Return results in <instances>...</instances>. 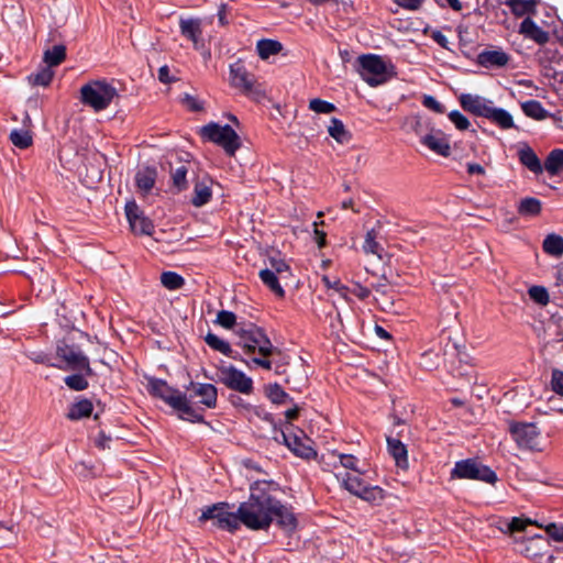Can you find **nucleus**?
Wrapping results in <instances>:
<instances>
[{
  "label": "nucleus",
  "mask_w": 563,
  "mask_h": 563,
  "mask_svg": "<svg viewBox=\"0 0 563 563\" xmlns=\"http://www.w3.org/2000/svg\"><path fill=\"white\" fill-rule=\"evenodd\" d=\"M275 498L265 490H252L249 499L239 506L242 525L254 531L267 530L273 522Z\"/></svg>",
  "instance_id": "1"
},
{
  "label": "nucleus",
  "mask_w": 563,
  "mask_h": 563,
  "mask_svg": "<svg viewBox=\"0 0 563 563\" xmlns=\"http://www.w3.org/2000/svg\"><path fill=\"white\" fill-rule=\"evenodd\" d=\"M236 334L239 336L236 344L247 354L258 351L262 356H269L276 351L265 331L254 323L240 324Z\"/></svg>",
  "instance_id": "2"
},
{
  "label": "nucleus",
  "mask_w": 563,
  "mask_h": 563,
  "mask_svg": "<svg viewBox=\"0 0 563 563\" xmlns=\"http://www.w3.org/2000/svg\"><path fill=\"white\" fill-rule=\"evenodd\" d=\"M118 97L115 87L106 80H93L80 88V100L96 112L106 110Z\"/></svg>",
  "instance_id": "3"
},
{
  "label": "nucleus",
  "mask_w": 563,
  "mask_h": 563,
  "mask_svg": "<svg viewBox=\"0 0 563 563\" xmlns=\"http://www.w3.org/2000/svg\"><path fill=\"white\" fill-rule=\"evenodd\" d=\"M56 357L60 363L52 364L62 371L82 372L87 376H95L96 373L90 366L88 356L76 345L58 342L56 345Z\"/></svg>",
  "instance_id": "4"
},
{
  "label": "nucleus",
  "mask_w": 563,
  "mask_h": 563,
  "mask_svg": "<svg viewBox=\"0 0 563 563\" xmlns=\"http://www.w3.org/2000/svg\"><path fill=\"white\" fill-rule=\"evenodd\" d=\"M200 135L207 141L221 146L230 156L234 155L241 147L240 136L229 124L220 125L210 122L201 128Z\"/></svg>",
  "instance_id": "5"
},
{
  "label": "nucleus",
  "mask_w": 563,
  "mask_h": 563,
  "mask_svg": "<svg viewBox=\"0 0 563 563\" xmlns=\"http://www.w3.org/2000/svg\"><path fill=\"white\" fill-rule=\"evenodd\" d=\"M451 478L473 479L492 485L498 481L496 472L476 459L457 461L451 471Z\"/></svg>",
  "instance_id": "6"
},
{
  "label": "nucleus",
  "mask_w": 563,
  "mask_h": 563,
  "mask_svg": "<svg viewBox=\"0 0 563 563\" xmlns=\"http://www.w3.org/2000/svg\"><path fill=\"white\" fill-rule=\"evenodd\" d=\"M208 520H212L216 528L231 533L238 531L242 523L239 510L236 512L229 511L228 503H217L202 509L199 521Z\"/></svg>",
  "instance_id": "7"
},
{
  "label": "nucleus",
  "mask_w": 563,
  "mask_h": 563,
  "mask_svg": "<svg viewBox=\"0 0 563 563\" xmlns=\"http://www.w3.org/2000/svg\"><path fill=\"white\" fill-rule=\"evenodd\" d=\"M357 71L371 87L386 82L389 78L387 65L383 57L375 54H364L357 58Z\"/></svg>",
  "instance_id": "8"
},
{
  "label": "nucleus",
  "mask_w": 563,
  "mask_h": 563,
  "mask_svg": "<svg viewBox=\"0 0 563 563\" xmlns=\"http://www.w3.org/2000/svg\"><path fill=\"white\" fill-rule=\"evenodd\" d=\"M508 431L518 448L527 450L537 449L541 431L536 423L509 421Z\"/></svg>",
  "instance_id": "9"
},
{
  "label": "nucleus",
  "mask_w": 563,
  "mask_h": 563,
  "mask_svg": "<svg viewBox=\"0 0 563 563\" xmlns=\"http://www.w3.org/2000/svg\"><path fill=\"white\" fill-rule=\"evenodd\" d=\"M219 382L229 389L244 395L252 394L254 389L253 379L233 365L224 366L219 369Z\"/></svg>",
  "instance_id": "10"
},
{
  "label": "nucleus",
  "mask_w": 563,
  "mask_h": 563,
  "mask_svg": "<svg viewBox=\"0 0 563 563\" xmlns=\"http://www.w3.org/2000/svg\"><path fill=\"white\" fill-rule=\"evenodd\" d=\"M274 440L283 443L292 454L300 459L310 461L314 460L318 455L310 444H307L299 434L288 431V428L280 429L279 434L274 435Z\"/></svg>",
  "instance_id": "11"
},
{
  "label": "nucleus",
  "mask_w": 563,
  "mask_h": 563,
  "mask_svg": "<svg viewBox=\"0 0 563 563\" xmlns=\"http://www.w3.org/2000/svg\"><path fill=\"white\" fill-rule=\"evenodd\" d=\"M125 216L133 233L139 235H152L154 233L153 221L144 214L134 200L126 202Z\"/></svg>",
  "instance_id": "12"
},
{
  "label": "nucleus",
  "mask_w": 563,
  "mask_h": 563,
  "mask_svg": "<svg viewBox=\"0 0 563 563\" xmlns=\"http://www.w3.org/2000/svg\"><path fill=\"white\" fill-rule=\"evenodd\" d=\"M230 85L244 95H250L254 90L256 82L255 76L251 74L244 63L239 59L230 65Z\"/></svg>",
  "instance_id": "13"
},
{
  "label": "nucleus",
  "mask_w": 563,
  "mask_h": 563,
  "mask_svg": "<svg viewBox=\"0 0 563 563\" xmlns=\"http://www.w3.org/2000/svg\"><path fill=\"white\" fill-rule=\"evenodd\" d=\"M146 388L152 397L163 400L169 407L183 394L179 389L169 386L166 380L156 377L147 378Z\"/></svg>",
  "instance_id": "14"
},
{
  "label": "nucleus",
  "mask_w": 563,
  "mask_h": 563,
  "mask_svg": "<svg viewBox=\"0 0 563 563\" xmlns=\"http://www.w3.org/2000/svg\"><path fill=\"white\" fill-rule=\"evenodd\" d=\"M420 142L430 151L443 157H449L451 154L450 140L441 130L432 129L430 133L420 135Z\"/></svg>",
  "instance_id": "15"
},
{
  "label": "nucleus",
  "mask_w": 563,
  "mask_h": 563,
  "mask_svg": "<svg viewBox=\"0 0 563 563\" xmlns=\"http://www.w3.org/2000/svg\"><path fill=\"white\" fill-rule=\"evenodd\" d=\"M180 34L192 42L194 48L197 51H203L206 47L205 40L202 37V27L200 19H180L179 21Z\"/></svg>",
  "instance_id": "16"
},
{
  "label": "nucleus",
  "mask_w": 563,
  "mask_h": 563,
  "mask_svg": "<svg viewBox=\"0 0 563 563\" xmlns=\"http://www.w3.org/2000/svg\"><path fill=\"white\" fill-rule=\"evenodd\" d=\"M459 102L464 111L482 118L486 117L490 104H493L492 100L472 93H462L459 97Z\"/></svg>",
  "instance_id": "17"
},
{
  "label": "nucleus",
  "mask_w": 563,
  "mask_h": 563,
  "mask_svg": "<svg viewBox=\"0 0 563 563\" xmlns=\"http://www.w3.org/2000/svg\"><path fill=\"white\" fill-rule=\"evenodd\" d=\"M190 397L183 393L170 407L178 412L179 419L191 423H203V415L190 405Z\"/></svg>",
  "instance_id": "18"
},
{
  "label": "nucleus",
  "mask_w": 563,
  "mask_h": 563,
  "mask_svg": "<svg viewBox=\"0 0 563 563\" xmlns=\"http://www.w3.org/2000/svg\"><path fill=\"white\" fill-rule=\"evenodd\" d=\"M274 507L272 510L273 520L285 531L292 532L298 526V521L291 508L284 505L279 499L275 498Z\"/></svg>",
  "instance_id": "19"
},
{
  "label": "nucleus",
  "mask_w": 563,
  "mask_h": 563,
  "mask_svg": "<svg viewBox=\"0 0 563 563\" xmlns=\"http://www.w3.org/2000/svg\"><path fill=\"white\" fill-rule=\"evenodd\" d=\"M186 389L192 390V394L189 395L190 398L200 397V404L207 408L213 409L217 407L218 390L214 385L190 382Z\"/></svg>",
  "instance_id": "20"
},
{
  "label": "nucleus",
  "mask_w": 563,
  "mask_h": 563,
  "mask_svg": "<svg viewBox=\"0 0 563 563\" xmlns=\"http://www.w3.org/2000/svg\"><path fill=\"white\" fill-rule=\"evenodd\" d=\"M510 57L501 49H485L477 55V64L485 68L504 67Z\"/></svg>",
  "instance_id": "21"
},
{
  "label": "nucleus",
  "mask_w": 563,
  "mask_h": 563,
  "mask_svg": "<svg viewBox=\"0 0 563 563\" xmlns=\"http://www.w3.org/2000/svg\"><path fill=\"white\" fill-rule=\"evenodd\" d=\"M387 450L388 453L395 460V464L400 470H408V450L407 446L397 438L387 437Z\"/></svg>",
  "instance_id": "22"
},
{
  "label": "nucleus",
  "mask_w": 563,
  "mask_h": 563,
  "mask_svg": "<svg viewBox=\"0 0 563 563\" xmlns=\"http://www.w3.org/2000/svg\"><path fill=\"white\" fill-rule=\"evenodd\" d=\"M156 178V168L153 166H144L135 174V185L142 194L147 195L153 189Z\"/></svg>",
  "instance_id": "23"
},
{
  "label": "nucleus",
  "mask_w": 563,
  "mask_h": 563,
  "mask_svg": "<svg viewBox=\"0 0 563 563\" xmlns=\"http://www.w3.org/2000/svg\"><path fill=\"white\" fill-rule=\"evenodd\" d=\"M485 119L489 120L501 130L518 129L514 122L512 115L503 108L494 107V103L490 104Z\"/></svg>",
  "instance_id": "24"
},
{
  "label": "nucleus",
  "mask_w": 563,
  "mask_h": 563,
  "mask_svg": "<svg viewBox=\"0 0 563 563\" xmlns=\"http://www.w3.org/2000/svg\"><path fill=\"white\" fill-rule=\"evenodd\" d=\"M520 33L533 40L538 44L549 41V33L540 27L532 19L526 18L520 24Z\"/></svg>",
  "instance_id": "25"
},
{
  "label": "nucleus",
  "mask_w": 563,
  "mask_h": 563,
  "mask_svg": "<svg viewBox=\"0 0 563 563\" xmlns=\"http://www.w3.org/2000/svg\"><path fill=\"white\" fill-rule=\"evenodd\" d=\"M519 162L534 174H541L543 167L536 152L529 146L525 145L518 151Z\"/></svg>",
  "instance_id": "26"
},
{
  "label": "nucleus",
  "mask_w": 563,
  "mask_h": 563,
  "mask_svg": "<svg viewBox=\"0 0 563 563\" xmlns=\"http://www.w3.org/2000/svg\"><path fill=\"white\" fill-rule=\"evenodd\" d=\"M93 410L92 401L87 398H80L76 402H74L66 415L67 419L70 421H78L84 418H88L91 416Z\"/></svg>",
  "instance_id": "27"
},
{
  "label": "nucleus",
  "mask_w": 563,
  "mask_h": 563,
  "mask_svg": "<svg viewBox=\"0 0 563 563\" xmlns=\"http://www.w3.org/2000/svg\"><path fill=\"white\" fill-rule=\"evenodd\" d=\"M520 108L525 115L537 121H542L551 117V113L543 108L542 103L534 99L521 102Z\"/></svg>",
  "instance_id": "28"
},
{
  "label": "nucleus",
  "mask_w": 563,
  "mask_h": 563,
  "mask_svg": "<svg viewBox=\"0 0 563 563\" xmlns=\"http://www.w3.org/2000/svg\"><path fill=\"white\" fill-rule=\"evenodd\" d=\"M283 44L277 40L262 38L256 43V52L261 59L266 60L283 51Z\"/></svg>",
  "instance_id": "29"
},
{
  "label": "nucleus",
  "mask_w": 563,
  "mask_h": 563,
  "mask_svg": "<svg viewBox=\"0 0 563 563\" xmlns=\"http://www.w3.org/2000/svg\"><path fill=\"white\" fill-rule=\"evenodd\" d=\"M260 279L262 283L269 288L272 292H274L277 297L284 298L285 297V290L282 287L277 274H275L274 271L264 268L261 269L258 273Z\"/></svg>",
  "instance_id": "30"
},
{
  "label": "nucleus",
  "mask_w": 563,
  "mask_h": 563,
  "mask_svg": "<svg viewBox=\"0 0 563 563\" xmlns=\"http://www.w3.org/2000/svg\"><path fill=\"white\" fill-rule=\"evenodd\" d=\"M265 396L275 405H285L294 401V398L278 383L265 386Z\"/></svg>",
  "instance_id": "31"
},
{
  "label": "nucleus",
  "mask_w": 563,
  "mask_h": 563,
  "mask_svg": "<svg viewBox=\"0 0 563 563\" xmlns=\"http://www.w3.org/2000/svg\"><path fill=\"white\" fill-rule=\"evenodd\" d=\"M543 168L551 175H559L563 170V150H552L544 161Z\"/></svg>",
  "instance_id": "32"
},
{
  "label": "nucleus",
  "mask_w": 563,
  "mask_h": 563,
  "mask_svg": "<svg viewBox=\"0 0 563 563\" xmlns=\"http://www.w3.org/2000/svg\"><path fill=\"white\" fill-rule=\"evenodd\" d=\"M212 197V190L209 185L203 181H197L194 187V194L191 198V203L195 207H202L207 205Z\"/></svg>",
  "instance_id": "33"
},
{
  "label": "nucleus",
  "mask_w": 563,
  "mask_h": 563,
  "mask_svg": "<svg viewBox=\"0 0 563 563\" xmlns=\"http://www.w3.org/2000/svg\"><path fill=\"white\" fill-rule=\"evenodd\" d=\"M544 253L560 257L563 255V238L559 234L551 233L545 236L542 243Z\"/></svg>",
  "instance_id": "34"
},
{
  "label": "nucleus",
  "mask_w": 563,
  "mask_h": 563,
  "mask_svg": "<svg viewBox=\"0 0 563 563\" xmlns=\"http://www.w3.org/2000/svg\"><path fill=\"white\" fill-rule=\"evenodd\" d=\"M66 59V46L58 44L54 45L44 52L43 60L49 67L60 65Z\"/></svg>",
  "instance_id": "35"
},
{
  "label": "nucleus",
  "mask_w": 563,
  "mask_h": 563,
  "mask_svg": "<svg viewBox=\"0 0 563 563\" xmlns=\"http://www.w3.org/2000/svg\"><path fill=\"white\" fill-rule=\"evenodd\" d=\"M205 341L214 351H218L228 357L236 358V356L233 355V350L231 345L227 341L220 339L214 333L209 332L206 335Z\"/></svg>",
  "instance_id": "36"
},
{
  "label": "nucleus",
  "mask_w": 563,
  "mask_h": 563,
  "mask_svg": "<svg viewBox=\"0 0 563 563\" xmlns=\"http://www.w3.org/2000/svg\"><path fill=\"white\" fill-rule=\"evenodd\" d=\"M342 486L355 496H360L362 489L366 486L365 482L360 476H354L349 473L341 475Z\"/></svg>",
  "instance_id": "37"
},
{
  "label": "nucleus",
  "mask_w": 563,
  "mask_h": 563,
  "mask_svg": "<svg viewBox=\"0 0 563 563\" xmlns=\"http://www.w3.org/2000/svg\"><path fill=\"white\" fill-rule=\"evenodd\" d=\"M377 232L375 229L368 230L365 235L363 251L366 254H374L378 258L382 260V252L384 251L383 246L376 241Z\"/></svg>",
  "instance_id": "38"
},
{
  "label": "nucleus",
  "mask_w": 563,
  "mask_h": 563,
  "mask_svg": "<svg viewBox=\"0 0 563 563\" xmlns=\"http://www.w3.org/2000/svg\"><path fill=\"white\" fill-rule=\"evenodd\" d=\"M518 212L526 217L538 216L541 212V201L533 197L523 198L518 206Z\"/></svg>",
  "instance_id": "39"
},
{
  "label": "nucleus",
  "mask_w": 563,
  "mask_h": 563,
  "mask_svg": "<svg viewBox=\"0 0 563 563\" xmlns=\"http://www.w3.org/2000/svg\"><path fill=\"white\" fill-rule=\"evenodd\" d=\"M88 377L82 372H78L76 374L68 375L64 378L65 385L75 391H82L89 387V383L87 380Z\"/></svg>",
  "instance_id": "40"
},
{
  "label": "nucleus",
  "mask_w": 563,
  "mask_h": 563,
  "mask_svg": "<svg viewBox=\"0 0 563 563\" xmlns=\"http://www.w3.org/2000/svg\"><path fill=\"white\" fill-rule=\"evenodd\" d=\"M162 285L169 290H177L185 284V279L181 275L176 272H164L161 275Z\"/></svg>",
  "instance_id": "41"
},
{
  "label": "nucleus",
  "mask_w": 563,
  "mask_h": 563,
  "mask_svg": "<svg viewBox=\"0 0 563 563\" xmlns=\"http://www.w3.org/2000/svg\"><path fill=\"white\" fill-rule=\"evenodd\" d=\"M328 132L330 136H332L339 143H344L350 139V134L346 131L343 122L336 118L331 119V124L328 128Z\"/></svg>",
  "instance_id": "42"
},
{
  "label": "nucleus",
  "mask_w": 563,
  "mask_h": 563,
  "mask_svg": "<svg viewBox=\"0 0 563 563\" xmlns=\"http://www.w3.org/2000/svg\"><path fill=\"white\" fill-rule=\"evenodd\" d=\"M12 144L21 150H25L32 145V136L26 130H12L9 135Z\"/></svg>",
  "instance_id": "43"
},
{
  "label": "nucleus",
  "mask_w": 563,
  "mask_h": 563,
  "mask_svg": "<svg viewBox=\"0 0 563 563\" xmlns=\"http://www.w3.org/2000/svg\"><path fill=\"white\" fill-rule=\"evenodd\" d=\"M53 76H54V71L52 70V67L46 65L45 67H43L37 73L31 74L29 76V81L33 86L46 87V86H48L51 84V81L53 79Z\"/></svg>",
  "instance_id": "44"
},
{
  "label": "nucleus",
  "mask_w": 563,
  "mask_h": 563,
  "mask_svg": "<svg viewBox=\"0 0 563 563\" xmlns=\"http://www.w3.org/2000/svg\"><path fill=\"white\" fill-rule=\"evenodd\" d=\"M321 282L325 288L335 290L346 302L351 301L350 287L342 284L339 279L331 280L329 276L324 275L322 276Z\"/></svg>",
  "instance_id": "45"
},
{
  "label": "nucleus",
  "mask_w": 563,
  "mask_h": 563,
  "mask_svg": "<svg viewBox=\"0 0 563 563\" xmlns=\"http://www.w3.org/2000/svg\"><path fill=\"white\" fill-rule=\"evenodd\" d=\"M358 497L368 503L379 504L385 498V492L379 486L366 485Z\"/></svg>",
  "instance_id": "46"
},
{
  "label": "nucleus",
  "mask_w": 563,
  "mask_h": 563,
  "mask_svg": "<svg viewBox=\"0 0 563 563\" xmlns=\"http://www.w3.org/2000/svg\"><path fill=\"white\" fill-rule=\"evenodd\" d=\"M505 4L516 16H522L533 10L534 4L528 0H506Z\"/></svg>",
  "instance_id": "47"
},
{
  "label": "nucleus",
  "mask_w": 563,
  "mask_h": 563,
  "mask_svg": "<svg viewBox=\"0 0 563 563\" xmlns=\"http://www.w3.org/2000/svg\"><path fill=\"white\" fill-rule=\"evenodd\" d=\"M528 294L530 299L540 306H547L550 301L549 292L543 286H531L528 289Z\"/></svg>",
  "instance_id": "48"
},
{
  "label": "nucleus",
  "mask_w": 563,
  "mask_h": 563,
  "mask_svg": "<svg viewBox=\"0 0 563 563\" xmlns=\"http://www.w3.org/2000/svg\"><path fill=\"white\" fill-rule=\"evenodd\" d=\"M187 173L188 170L185 165H181L172 172L173 185L175 188H177L178 191L185 190L187 188Z\"/></svg>",
  "instance_id": "49"
},
{
  "label": "nucleus",
  "mask_w": 563,
  "mask_h": 563,
  "mask_svg": "<svg viewBox=\"0 0 563 563\" xmlns=\"http://www.w3.org/2000/svg\"><path fill=\"white\" fill-rule=\"evenodd\" d=\"M216 323L230 330L236 324V316L232 311L221 310L217 314Z\"/></svg>",
  "instance_id": "50"
},
{
  "label": "nucleus",
  "mask_w": 563,
  "mask_h": 563,
  "mask_svg": "<svg viewBox=\"0 0 563 563\" xmlns=\"http://www.w3.org/2000/svg\"><path fill=\"white\" fill-rule=\"evenodd\" d=\"M309 109L316 113H331L335 111V106L329 101L316 98L310 100Z\"/></svg>",
  "instance_id": "51"
},
{
  "label": "nucleus",
  "mask_w": 563,
  "mask_h": 563,
  "mask_svg": "<svg viewBox=\"0 0 563 563\" xmlns=\"http://www.w3.org/2000/svg\"><path fill=\"white\" fill-rule=\"evenodd\" d=\"M450 121L455 125V128L460 131H466L471 123L470 120L462 114L459 110H453L448 114Z\"/></svg>",
  "instance_id": "52"
},
{
  "label": "nucleus",
  "mask_w": 563,
  "mask_h": 563,
  "mask_svg": "<svg viewBox=\"0 0 563 563\" xmlns=\"http://www.w3.org/2000/svg\"><path fill=\"white\" fill-rule=\"evenodd\" d=\"M285 421L279 420V430L288 428V431L292 428V421L297 420L299 417V407L295 405L292 408L286 410L284 412Z\"/></svg>",
  "instance_id": "53"
},
{
  "label": "nucleus",
  "mask_w": 563,
  "mask_h": 563,
  "mask_svg": "<svg viewBox=\"0 0 563 563\" xmlns=\"http://www.w3.org/2000/svg\"><path fill=\"white\" fill-rule=\"evenodd\" d=\"M551 389L559 396L563 397V371L552 369Z\"/></svg>",
  "instance_id": "54"
},
{
  "label": "nucleus",
  "mask_w": 563,
  "mask_h": 563,
  "mask_svg": "<svg viewBox=\"0 0 563 563\" xmlns=\"http://www.w3.org/2000/svg\"><path fill=\"white\" fill-rule=\"evenodd\" d=\"M268 264L271 266L269 269L274 271L275 274H284L290 271L289 265L285 262V260L280 257L271 256L268 257Z\"/></svg>",
  "instance_id": "55"
},
{
  "label": "nucleus",
  "mask_w": 563,
  "mask_h": 563,
  "mask_svg": "<svg viewBox=\"0 0 563 563\" xmlns=\"http://www.w3.org/2000/svg\"><path fill=\"white\" fill-rule=\"evenodd\" d=\"M422 104L437 113L442 114L445 112V107L441 102H439L433 96H423Z\"/></svg>",
  "instance_id": "56"
},
{
  "label": "nucleus",
  "mask_w": 563,
  "mask_h": 563,
  "mask_svg": "<svg viewBox=\"0 0 563 563\" xmlns=\"http://www.w3.org/2000/svg\"><path fill=\"white\" fill-rule=\"evenodd\" d=\"M338 456H339L340 464L344 468L360 472L357 468L358 460L356 456H354L352 454H343V453L338 454Z\"/></svg>",
  "instance_id": "57"
},
{
  "label": "nucleus",
  "mask_w": 563,
  "mask_h": 563,
  "mask_svg": "<svg viewBox=\"0 0 563 563\" xmlns=\"http://www.w3.org/2000/svg\"><path fill=\"white\" fill-rule=\"evenodd\" d=\"M324 221L313 222V234L314 242L317 243L319 249H323L327 245V233L319 229V225H323Z\"/></svg>",
  "instance_id": "58"
},
{
  "label": "nucleus",
  "mask_w": 563,
  "mask_h": 563,
  "mask_svg": "<svg viewBox=\"0 0 563 563\" xmlns=\"http://www.w3.org/2000/svg\"><path fill=\"white\" fill-rule=\"evenodd\" d=\"M181 101L190 111L199 112L203 109L202 102L189 93H185Z\"/></svg>",
  "instance_id": "59"
},
{
  "label": "nucleus",
  "mask_w": 563,
  "mask_h": 563,
  "mask_svg": "<svg viewBox=\"0 0 563 563\" xmlns=\"http://www.w3.org/2000/svg\"><path fill=\"white\" fill-rule=\"evenodd\" d=\"M534 522L530 519H522L515 517L512 518L511 522L509 523V529L512 532H521L526 531L528 526L533 525Z\"/></svg>",
  "instance_id": "60"
},
{
  "label": "nucleus",
  "mask_w": 563,
  "mask_h": 563,
  "mask_svg": "<svg viewBox=\"0 0 563 563\" xmlns=\"http://www.w3.org/2000/svg\"><path fill=\"white\" fill-rule=\"evenodd\" d=\"M545 532L555 541L563 542V526L550 523L545 527Z\"/></svg>",
  "instance_id": "61"
},
{
  "label": "nucleus",
  "mask_w": 563,
  "mask_h": 563,
  "mask_svg": "<svg viewBox=\"0 0 563 563\" xmlns=\"http://www.w3.org/2000/svg\"><path fill=\"white\" fill-rule=\"evenodd\" d=\"M397 5L405 10L417 11L421 8L424 0H393Z\"/></svg>",
  "instance_id": "62"
},
{
  "label": "nucleus",
  "mask_w": 563,
  "mask_h": 563,
  "mask_svg": "<svg viewBox=\"0 0 563 563\" xmlns=\"http://www.w3.org/2000/svg\"><path fill=\"white\" fill-rule=\"evenodd\" d=\"M350 294L357 297L360 300H365L369 297L371 290L367 287L362 286L358 283H355L352 288H350Z\"/></svg>",
  "instance_id": "63"
},
{
  "label": "nucleus",
  "mask_w": 563,
  "mask_h": 563,
  "mask_svg": "<svg viewBox=\"0 0 563 563\" xmlns=\"http://www.w3.org/2000/svg\"><path fill=\"white\" fill-rule=\"evenodd\" d=\"M29 358L33 361L36 364H45L47 366L52 367V362L49 361V357L47 354L43 352H32L29 354Z\"/></svg>",
  "instance_id": "64"
}]
</instances>
